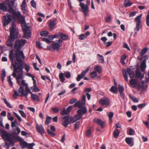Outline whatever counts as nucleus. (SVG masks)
I'll list each match as a JSON object with an SVG mask.
<instances>
[{
	"mask_svg": "<svg viewBox=\"0 0 149 149\" xmlns=\"http://www.w3.org/2000/svg\"><path fill=\"white\" fill-rule=\"evenodd\" d=\"M26 2L25 0H24L22 2L21 8L22 10H26Z\"/></svg>",
	"mask_w": 149,
	"mask_h": 149,
	"instance_id": "obj_43",
	"label": "nucleus"
},
{
	"mask_svg": "<svg viewBox=\"0 0 149 149\" xmlns=\"http://www.w3.org/2000/svg\"><path fill=\"white\" fill-rule=\"evenodd\" d=\"M57 19L54 18L53 20H50L49 23V30H52L54 29V27L56 25L55 22L56 21Z\"/></svg>",
	"mask_w": 149,
	"mask_h": 149,
	"instance_id": "obj_21",
	"label": "nucleus"
},
{
	"mask_svg": "<svg viewBox=\"0 0 149 149\" xmlns=\"http://www.w3.org/2000/svg\"><path fill=\"white\" fill-rule=\"evenodd\" d=\"M48 33L46 31H44L41 32L40 35L42 36H47L48 35Z\"/></svg>",
	"mask_w": 149,
	"mask_h": 149,
	"instance_id": "obj_52",
	"label": "nucleus"
},
{
	"mask_svg": "<svg viewBox=\"0 0 149 149\" xmlns=\"http://www.w3.org/2000/svg\"><path fill=\"white\" fill-rule=\"evenodd\" d=\"M148 49L146 47L144 48L141 51L140 53L141 56L142 57L143 55L147 52Z\"/></svg>",
	"mask_w": 149,
	"mask_h": 149,
	"instance_id": "obj_44",
	"label": "nucleus"
},
{
	"mask_svg": "<svg viewBox=\"0 0 149 149\" xmlns=\"http://www.w3.org/2000/svg\"><path fill=\"white\" fill-rule=\"evenodd\" d=\"M85 104L81 101H78L73 105V106L75 107H77L79 109H81L84 107Z\"/></svg>",
	"mask_w": 149,
	"mask_h": 149,
	"instance_id": "obj_23",
	"label": "nucleus"
},
{
	"mask_svg": "<svg viewBox=\"0 0 149 149\" xmlns=\"http://www.w3.org/2000/svg\"><path fill=\"white\" fill-rule=\"evenodd\" d=\"M35 144V143H34L29 144L24 141L21 143L20 146H21L22 148H33V147Z\"/></svg>",
	"mask_w": 149,
	"mask_h": 149,
	"instance_id": "obj_15",
	"label": "nucleus"
},
{
	"mask_svg": "<svg viewBox=\"0 0 149 149\" xmlns=\"http://www.w3.org/2000/svg\"><path fill=\"white\" fill-rule=\"evenodd\" d=\"M118 91L120 93L123 92L124 90V88L123 86H120V85H118Z\"/></svg>",
	"mask_w": 149,
	"mask_h": 149,
	"instance_id": "obj_53",
	"label": "nucleus"
},
{
	"mask_svg": "<svg viewBox=\"0 0 149 149\" xmlns=\"http://www.w3.org/2000/svg\"><path fill=\"white\" fill-rule=\"evenodd\" d=\"M6 1H4L2 3H0V10L3 11H7L8 8L7 7L8 3Z\"/></svg>",
	"mask_w": 149,
	"mask_h": 149,
	"instance_id": "obj_16",
	"label": "nucleus"
},
{
	"mask_svg": "<svg viewBox=\"0 0 149 149\" xmlns=\"http://www.w3.org/2000/svg\"><path fill=\"white\" fill-rule=\"evenodd\" d=\"M141 17L142 15H140L135 18L134 21L136 23V27L134 29L135 34H137V33L140 29V25L141 23Z\"/></svg>",
	"mask_w": 149,
	"mask_h": 149,
	"instance_id": "obj_7",
	"label": "nucleus"
},
{
	"mask_svg": "<svg viewBox=\"0 0 149 149\" xmlns=\"http://www.w3.org/2000/svg\"><path fill=\"white\" fill-rule=\"evenodd\" d=\"M51 119H52L51 117L50 116H46V118L45 121V125H49Z\"/></svg>",
	"mask_w": 149,
	"mask_h": 149,
	"instance_id": "obj_32",
	"label": "nucleus"
},
{
	"mask_svg": "<svg viewBox=\"0 0 149 149\" xmlns=\"http://www.w3.org/2000/svg\"><path fill=\"white\" fill-rule=\"evenodd\" d=\"M99 103L102 106L105 105L106 107H107L110 104L109 99L107 97L101 98L99 100Z\"/></svg>",
	"mask_w": 149,
	"mask_h": 149,
	"instance_id": "obj_12",
	"label": "nucleus"
},
{
	"mask_svg": "<svg viewBox=\"0 0 149 149\" xmlns=\"http://www.w3.org/2000/svg\"><path fill=\"white\" fill-rule=\"evenodd\" d=\"M87 110L86 107H85L83 108L79 109L77 111V114H80L82 116L87 113Z\"/></svg>",
	"mask_w": 149,
	"mask_h": 149,
	"instance_id": "obj_20",
	"label": "nucleus"
},
{
	"mask_svg": "<svg viewBox=\"0 0 149 149\" xmlns=\"http://www.w3.org/2000/svg\"><path fill=\"white\" fill-rule=\"evenodd\" d=\"M62 115H64L65 114H69V112L68 110H65V109L64 108L63 110H61V112L60 113Z\"/></svg>",
	"mask_w": 149,
	"mask_h": 149,
	"instance_id": "obj_39",
	"label": "nucleus"
},
{
	"mask_svg": "<svg viewBox=\"0 0 149 149\" xmlns=\"http://www.w3.org/2000/svg\"><path fill=\"white\" fill-rule=\"evenodd\" d=\"M24 32V35L26 38L28 39L30 37V31L28 30V31H25Z\"/></svg>",
	"mask_w": 149,
	"mask_h": 149,
	"instance_id": "obj_41",
	"label": "nucleus"
},
{
	"mask_svg": "<svg viewBox=\"0 0 149 149\" xmlns=\"http://www.w3.org/2000/svg\"><path fill=\"white\" fill-rule=\"evenodd\" d=\"M93 122L97 123L98 125L100 126L102 128H103L104 126V122L102 121L101 119L99 118L96 119H94L93 120Z\"/></svg>",
	"mask_w": 149,
	"mask_h": 149,
	"instance_id": "obj_19",
	"label": "nucleus"
},
{
	"mask_svg": "<svg viewBox=\"0 0 149 149\" xmlns=\"http://www.w3.org/2000/svg\"><path fill=\"white\" fill-rule=\"evenodd\" d=\"M129 97L134 102H139V100L135 97L132 96L131 94L129 95Z\"/></svg>",
	"mask_w": 149,
	"mask_h": 149,
	"instance_id": "obj_38",
	"label": "nucleus"
},
{
	"mask_svg": "<svg viewBox=\"0 0 149 149\" xmlns=\"http://www.w3.org/2000/svg\"><path fill=\"white\" fill-rule=\"evenodd\" d=\"M80 123L79 122L77 121L74 124V130L77 129L79 127Z\"/></svg>",
	"mask_w": 149,
	"mask_h": 149,
	"instance_id": "obj_51",
	"label": "nucleus"
},
{
	"mask_svg": "<svg viewBox=\"0 0 149 149\" xmlns=\"http://www.w3.org/2000/svg\"><path fill=\"white\" fill-rule=\"evenodd\" d=\"M53 42V44H51V46L53 50L59 51L60 49V47L62 45H59L58 43Z\"/></svg>",
	"mask_w": 149,
	"mask_h": 149,
	"instance_id": "obj_18",
	"label": "nucleus"
},
{
	"mask_svg": "<svg viewBox=\"0 0 149 149\" xmlns=\"http://www.w3.org/2000/svg\"><path fill=\"white\" fill-rule=\"evenodd\" d=\"M59 77L60 81L62 82H64L65 80V79L64 77L63 74V73H61L60 74Z\"/></svg>",
	"mask_w": 149,
	"mask_h": 149,
	"instance_id": "obj_42",
	"label": "nucleus"
},
{
	"mask_svg": "<svg viewBox=\"0 0 149 149\" xmlns=\"http://www.w3.org/2000/svg\"><path fill=\"white\" fill-rule=\"evenodd\" d=\"M146 68V60L145 59H144L142 61L140 65L141 70L142 72H144Z\"/></svg>",
	"mask_w": 149,
	"mask_h": 149,
	"instance_id": "obj_25",
	"label": "nucleus"
},
{
	"mask_svg": "<svg viewBox=\"0 0 149 149\" xmlns=\"http://www.w3.org/2000/svg\"><path fill=\"white\" fill-rule=\"evenodd\" d=\"M128 74L129 75L130 77L131 78H133L135 75L134 71L129 68H127L126 70H125L124 71H123V74L125 80L127 82L128 81Z\"/></svg>",
	"mask_w": 149,
	"mask_h": 149,
	"instance_id": "obj_4",
	"label": "nucleus"
},
{
	"mask_svg": "<svg viewBox=\"0 0 149 149\" xmlns=\"http://www.w3.org/2000/svg\"><path fill=\"white\" fill-rule=\"evenodd\" d=\"M25 88L26 90V92L27 93H30L31 94V95L32 93L31 92L30 89L29 88L28 86L25 87Z\"/></svg>",
	"mask_w": 149,
	"mask_h": 149,
	"instance_id": "obj_63",
	"label": "nucleus"
},
{
	"mask_svg": "<svg viewBox=\"0 0 149 149\" xmlns=\"http://www.w3.org/2000/svg\"><path fill=\"white\" fill-rule=\"evenodd\" d=\"M129 132H127V133L128 135H133L135 134V132L134 130L131 128H130L129 129Z\"/></svg>",
	"mask_w": 149,
	"mask_h": 149,
	"instance_id": "obj_47",
	"label": "nucleus"
},
{
	"mask_svg": "<svg viewBox=\"0 0 149 149\" xmlns=\"http://www.w3.org/2000/svg\"><path fill=\"white\" fill-rule=\"evenodd\" d=\"M146 24L148 26H149V10H148L146 17Z\"/></svg>",
	"mask_w": 149,
	"mask_h": 149,
	"instance_id": "obj_50",
	"label": "nucleus"
},
{
	"mask_svg": "<svg viewBox=\"0 0 149 149\" xmlns=\"http://www.w3.org/2000/svg\"><path fill=\"white\" fill-rule=\"evenodd\" d=\"M90 67V66L87 67L85 70H84L82 72L81 74L78 75L76 78V80L77 81H79L81 79L84 77L85 75L87 73L89 70Z\"/></svg>",
	"mask_w": 149,
	"mask_h": 149,
	"instance_id": "obj_13",
	"label": "nucleus"
},
{
	"mask_svg": "<svg viewBox=\"0 0 149 149\" xmlns=\"http://www.w3.org/2000/svg\"><path fill=\"white\" fill-rule=\"evenodd\" d=\"M58 36V35L57 34H54V35H49L48 36V38L49 39V40H53L54 38H56V37Z\"/></svg>",
	"mask_w": 149,
	"mask_h": 149,
	"instance_id": "obj_57",
	"label": "nucleus"
},
{
	"mask_svg": "<svg viewBox=\"0 0 149 149\" xmlns=\"http://www.w3.org/2000/svg\"><path fill=\"white\" fill-rule=\"evenodd\" d=\"M18 91L19 93H21V96H25L26 97H27L29 93H27L26 92V93H25V90L23 86H20L18 89Z\"/></svg>",
	"mask_w": 149,
	"mask_h": 149,
	"instance_id": "obj_17",
	"label": "nucleus"
},
{
	"mask_svg": "<svg viewBox=\"0 0 149 149\" xmlns=\"http://www.w3.org/2000/svg\"><path fill=\"white\" fill-rule=\"evenodd\" d=\"M26 42V40L24 39H18L15 41L14 45L15 53L14 54L13 50H12L10 51L9 54V59L11 62L13 61L14 56L17 57L19 56V55H21L23 58H24L25 56L23 52L21 50L24 46Z\"/></svg>",
	"mask_w": 149,
	"mask_h": 149,
	"instance_id": "obj_2",
	"label": "nucleus"
},
{
	"mask_svg": "<svg viewBox=\"0 0 149 149\" xmlns=\"http://www.w3.org/2000/svg\"><path fill=\"white\" fill-rule=\"evenodd\" d=\"M12 15L8 13L6 14V15L3 16L2 22L4 27H6L10 23L12 20Z\"/></svg>",
	"mask_w": 149,
	"mask_h": 149,
	"instance_id": "obj_6",
	"label": "nucleus"
},
{
	"mask_svg": "<svg viewBox=\"0 0 149 149\" xmlns=\"http://www.w3.org/2000/svg\"><path fill=\"white\" fill-rule=\"evenodd\" d=\"M31 90L35 92H38L40 91V90L38 87L37 86H33L31 87Z\"/></svg>",
	"mask_w": 149,
	"mask_h": 149,
	"instance_id": "obj_46",
	"label": "nucleus"
},
{
	"mask_svg": "<svg viewBox=\"0 0 149 149\" xmlns=\"http://www.w3.org/2000/svg\"><path fill=\"white\" fill-rule=\"evenodd\" d=\"M18 123L16 120H14L13 121L11 122V126L12 128L16 127L17 126H18Z\"/></svg>",
	"mask_w": 149,
	"mask_h": 149,
	"instance_id": "obj_40",
	"label": "nucleus"
},
{
	"mask_svg": "<svg viewBox=\"0 0 149 149\" xmlns=\"http://www.w3.org/2000/svg\"><path fill=\"white\" fill-rule=\"evenodd\" d=\"M8 5L9 9H8L7 11H8L9 13L13 14L14 16H16L17 18L20 17L21 15L20 12H17L15 11L12 6L10 4H8Z\"/></svg>",
	"mask_w": 149,
	"mask_h": 149,
	"instance_id": "obj_9",
	"label": "nucleus"
},
{
	"mask_svg": "<svg viewBox=\"0 0 149 149\" xmlns=\"http://www.w3.org/2000/svg\"><path fill=\"white\" fill-rule=\"evenodd\" d=\"M132 4L129 0H125L124 2V6L125 7L130 6Z\"/></svg>",
	"mask_w": 149,
	"mask_h": 149,
	"instance_id": "obj_34",
	"label": "nucleus"
},
{
	"mask_svg": "<svg viewBox=\"0 0 149 149\" xmlns=\"http://www.w3.org/2000/svg\"><path fill=\"white\" fill-rule=\"evenodd\" d=\"M97 74L95 71H93L90 73V77L92 79H93L97 76Z\"/></svg>",
	"mask_w": 149,
	"mask_h": 149,
	"instance_id": "obj_48",
	"label": "nucleus"
},
{
	"mask_svg": "<svg viewBox=\"0 0 149 149\" xmlns=\"http://www.w3.org/2000/svg\"><path fill=\"white\" fill-rule=\"evenodd\" d=\"M16 24L14 22H13L12 23V26L10 28V34L11 35H15L17 34V36H18L19 34V31L17 30H16Z\"/></svg>",
	"mask_w": 149,
	"mask_h": 149,
	"instance_id": "obj_11",
	"label": "nucleus"
},
{
	"mask_svg": "<svg viewBox=\"0 0 149 149\" xmlns=\"http://www.w3.org/2000/svg\"><path fill=\"white\" fill-rule=\"evenodd\" d=\"M23 74L22 73H20L17 76L16 75V79H22L23 78Z\"/></svg>",
	"mask_w": 149,
	"mask_h": 149,
	"instance_id": "obj_59",
	"label": "nucleus"
},
{
	"mask_svg": "<svg viewBox=\"0 0 149 149\" xmlns=\"http://www.w3.org/2000/svg\"><path fill=\"white\" fill-rule=\"evenodd\" d=\"M145 78L146 80V82L147 83L148 81H149V71H148V74H146V75L145 77Z\"/></svg>",
	"mask_w": 149,
	"mask_h": 149,
	"instance_id": "obj_64",
	"label": "nucleus"
},
{
	"mask_svg": "<svg viewBox=\"0 0 149 149\" xmlns=\"http://www.w3.org/2000/svg\"><path fill=\"white\" fill-rule=\"evenodd\" d=\"M22 28L23 31H28L30 28L29 26H28L26 24H23L22 26Z\"/></svg>",
	"mask_w": 149,
	"mask_h": 149,
	"instance_id": "obj_33",
	"label": "nucleus"
},
{
	"mask_svg": "<svg viewBox=\"0 0 149 149\" xmlns=\"http://www.w3.org/2000/svg\"><path fill=\"white\" fill-rule=\"evenodd\" d=\"M31 6L33 8H36V3L34 0H32L31 1Z\"/></svg>",
	"mask_w": 149,
	"mask_h": 149,
	"instance_id": "obj_60",
	"label": "nucleus"
},
{
	"mask_svg": "<svg viewBox=\"0 0 149 149\" xmlns=\"http://www.w3.org/2000/svg\"><path fill=\"white\" fill-rule=\"evenodd\" d=\"M139 65H137V67H138ZM144 74H141L139 68H136V70L135 77L136 78L139 79L140 80H142L144 77Z\"/></svg>",
	"mask_w": 149,
	"mask_h": 149,
	"instance_id": "obj_14",
	"label": "nucleus"
},
{
	"mask_svg": "<svg viewBox=\"0 0 149 149\" xmlns=\"http://www.w3.org/2000/svg\"><path fill=\"white\" fill-rule=\"evenodd\" d=\"M19 112L21 116L24 118H26V115L24 113L23 111L20 110H19Z\"/></svg>",
	"mask_w": 149,
	"mask_h": 149,
	"instance_id": "obj_55",
	"label": "nucleus"
},
{
	"mask_svg": "<svg viewBox=\"0 0 149 149\" xmlns=\"http://www.w3.org/2000/svg\"><path fill=\"white\" fill-rule=\"evenodd\" d=\"M133 139L132 137H127L125 139L126 142L131 146H132L133 145Z\"/></svg>",
	"mask_w": 149,
	"mask_h": 149,
	"instance_id": "obj_26",
	"label": "nucleus"
},
{
	"mask_svg": "<svg viewBox=\"0 0 149 149\" xmlns=\"http://www.w3.org/2000/svg\"><path fill=\"white\" fill-rule=\"evenodd\" d=\"M18 37L17 34L12 35L10 34L9 38L7 41V45L10 47H13V42Z\"/></svg>",
	"mask_w": 149,
	"mask_h": 149,
	"instance_id": "obj_8",
	"label": "nucleus"
},
{
	"mask_svg": "<svg viewBox=\"0 0 149 149\" xmlns=\"http://www.w3.org/2000/svg\"><path fill=\"white\" fill-rule=\"evenodd\" d=\"M11 65L13 68V72L12 73V75L13 77L15 78L16 77V73L19 74V73L20 72L21 73L23 74V69L24 67H17L16 65H18L17 62H15V64L12 62Z\"/></svg>",
	"mask_w": 149,
	"mask_h": 149,
	"instance_id": "obj_5",
	"label": "nucleus"
},
{
	"mask_svg": "<svg viewBox=\"0 0 149 149\" xmlns=\"http://www.w3.org/2000/svg\"><path fill=\"white\" fill-rule=\"evenodd\" d=\"M52 110L54 113H57L59 111V108L57 107L52 108Z\"/></svg>",
	"mask_w": 149,
	"mask_h": 149,
	"instance_id": "obj_61",
	"label": "nucleus"
},
{
	"mask_svg": "<svg viewBox=\"0 0 149 149\" xmlns=\"http://www.w3.org/2000/svg\"><path fill=\"white\" fill-rule=\"evenodd\" d=\"M79 6L81 8V11L83 12L84 16L87 15L89 11L88 6L87 5H85L83 3H79Z\"/></svg>",
	"mask_w": 149,
	"mask_h": 149,
	"instance_id": "obj_10",
	"label": "nucleus"
},
{
	"mask_svg": "<svg viewBox=\"0 0 149 149\" xmlns=\"http://www.w3.org/2000/svg\"><path fill=\"white\" fill-rule=\"evenodd\" d=\"M21 56V55H19L18 57H17L16 56H14V57H15V58L16 61L19 65H18V67H23V61L22 60Z\"/></svg>",
	"mask_w": 149,
	"mask_h": 149,
	"instance_id": "obj_22",
	"label": "nucleus"
},
{
	"mask_svg": "<svg viewBox=\"0 0 149 149\" xmlns=\"http://www.w3.org/2000/svg\"><path fill=\"white\" fill-rule=\"evenodd\" d=\"M58 36L60 37L61 39L63 40H65L68 39V36L66 35L63 34L62 33H59Z\"/></svg>",
	"mask_w": 149,
	"mask_h": 149,
	"instance_id": "obj_28",
	"label": "nucleus"
},
{
	"mask_svg": "<svg viewBox=\"0 0 149 149\" xmlns=\"http://www.w3.org/2000/svg\"><path fill=\"white\" fill-rule=\"evenodd\" d=\"M62 124L65 128L68 126V124H71L72 123H73L75 122V121H73L72 117H69L67 116H64L62 118Z\"/></svg>",
	"mask_w": 149,
	"mask_h": 149,
	"instance_id": "obj_3",
	"label": "nucleus"
},
{
	"mask_svg": "<svg viewBox=\"0 0 149 149\" xmlns=\"http://www.w3.org/2000/svg\"><path fill=\"white\" fill-rule=\"evenodd\" d=\"M12 128V134L8 133L7 131L3 130L0 129V134L2 138L6 141H8L10 144L13 143V141L16 142L17 141H20L22 140L21 138L17 136H15L13 134L17 135L20 132L21 130L18 126L16 128Z\"/></svg>",
	"mask_w": 149,
	"mask_h": 149,
	"instance_id": "obj_1",
	"label": "nucleus"
},
{
	"mask_svg": "<svg viewBox=\"0 0 149 149\" xmlns=\"http://www.w3.org/2000/svg\"><path fill=\"white\" fill-rule=\"evenodd\" d=\"M110 91L111 92L116 94L118 90L117 87L116 86H112L109 89Z\"/></svg>",
	"mask_w": 149,
	"mask_h": 149,
	"instance_id": "obj_29",
	"label": "nucleus"
},
{
	"mask_svg": "<svg viewBox=\"0 0 149 149\" xmlns=\"http://www.w3.org/2000/svg\"><path fill=\"white\" fill-rule=\"evenodd\" d=\"M86 38L84 34H82L79 36V39L80 40H82Z\"/></svg>",
	"mask_w": 149,
	"mask_h": 149,
	"instance_id": "obj_58",
	"label": "nucleus"
},
{
	"mask_svg": "<svg viewBox=\"0 0 149 149\" xmlns=\"http://www.w3.org/2000/svg\"><path fill=\"white\" fill-rule=\"evenodd\" d=\"M47 132L48 134L52 136H55L56 134L50 131L49 129H47Z\"/></svg>",
	"mask_w": 149,
	"mask_h": 149,
	"instance_id": "obj_56",
	"label": "nucleus"
},
{
	"mask_svg": "<svg viewBox=\"0 0 149 149\" xmlns=\"http://www.w3.org/2000/svg\"><path fill=\"white\" fill-rule=\"evenodd\" d=\"M130 85L133 87L135 86L134 85L137 84V83H136L135 79H131L130 81Z\"/></svg>",
	"mask_w": 149,
	"mask_h": 149,
	"instance_id": "obj_31",
	"label": "nucleus"
},
{
	"mask_svg": "<svg viewBox=\"0 0 149 149\" xmlns=\"http://www.w3.org/2000/svg\"><path fill=\"white\" fill-rule=\"evenodd\" d=\"M42 41L45 42L47 44H49L51 42V41L47 38H42ZM52 42H53V41Z\"/></svg>",
	"mask_w": 149,
	"mask_h": 149,
	"instance_id": "obj_54",
	"label": "nucleus"
},
{
	"mask_svg": "<svg viewBox=\"0 0 149 149\" xmlns=\"http://www.w3.org/2000/svg\"><path fill=\"white\" fill-rule=\"evenodd\" d=\"M95 71L99 73H100L102 72V69L100 67L99 65L95 66L94 68Z\"/></svg>",
	"mask_w": 149,
	"mask_h": 149,
	"instance_id": "obj_37",
	"label": "nucleus"
},
{
	"mask_svg": "<svg viewBox=\"0 0 149 149\" xmlns=\"http://www.w3.org/2000/svg\"><path fill=\"white\" fill-rule=\"evenodd\" d=\"M3 100L4 103L6 104V106L10 108H12V107L11 106L10 104L8 102L6 99L3 98Z\"/></svg>",
	"mask_w": 149,
	"mask_h": 149,
	"instance_id": "obj_45",
	"label": "nucleus"
},
{
	"mask_svg": "<svg viewBox=\"0 0 149 149\" xmlns=\"http://www.w3.org/2000/svg\"><path fill=\"white\" fill-rule=\"evenodd\" d=\"M63 74L65 77L68 79L70 78L71 77L70 73L68 71L65 72Z\"/></svg>",
	"mask_w": 149,
	"mask_h": 149,
	"instance_id": "obj_49",
	"label": "nucleus"
},
{
	"mask_svg": "<svg viewBox=\"0 0 149 149\" xmlns=\"http://www.w3.org/2000/svg\"><path fill=\"white\" fill-rule=\"evenodd\" d=\"M120 134V132L118 130V129L116 128L113 132V137L115 138H118V136H119Z\"/></svg>",
	"mask_w": 149,
	"mask_h": 149,
	"instance_id": "obj_30",
	"label": "nucleus"
},
{
	"mask_svg": "<svg viewBox=\"0 0 149 149\" xmlns=\"http://www.w3.org/2000/svg\"><path fill=\"white\" fill-rule=\"evenodd\" d=\"M36 129L38 132L42 135L44 133V129L42 126H39L38 125H36Z\"/></svg>",
	"mask_w": 149,
	"mask_h": 149,
	"instance_id": "obj_24",
	"label": "nucleus"
},
{
	"mask_svg": "<svg viewBox=\"0 0 149 149\" xmlns=\"http://www.w3.org/2000/svg\"><path fill=\"white\" fill-rule=\"evenodd\" d=\"M14 114L19 122H21L22 120L21 118L17 113L14 112Z\"/></svg>",
	"mask_w": 149,
	"mask_h": 149,
	"instance_id": "obj_62",
	"label": "nucleus"
},
{
	"mask_svg": "<svg viewBox=\"0 0 149 149\" xmlns=\"http://www.w3.org/2000/svg\"><path fill=\"white\" fill-rule=\"evenodd\" d=\"M97 56L100 57L99 58V62L101 63H103L104 62V60L103 56L99 54H98L97 55Z\"/></svg>",
	"mask_w": 149,
	"mask_h": 149,
	"instance_id": "obj_36",
	"label": "nucleus"
},
{
	"mask_svg": "<svg viewBox=\"0 0 149 149\" xmlns=\"http://www.w3.org/2000/svg\"><path fill=\"white\" fill-rule=\"evenodd\" d=\"M82 117V116L81 115L77 113V114L75 116L74 118H73V121H75V122L77 120L80 119Z\"/></svg>",
	"mask_w": 149,
	"mask_h": 149,
	"instance_id": "obj_35",
	"label": "nucleus"
},
{
	"mask_svg": "<svg viewBox=\"0 0 149 149\" xmlns=\"http://www.w3.org/2000/svg\"><path fill=\"white\" fill-rule=\"evenodd\" d=\"M31 98L32 100L35 101L39 102L40 100L39 96L33 93L31 95Z\"/></svg>",
	"mask_w": 149,
	"mask_h": 149,
	"instance_id": "obj_27",
	"label": "nucleus"
}]
</instances>
